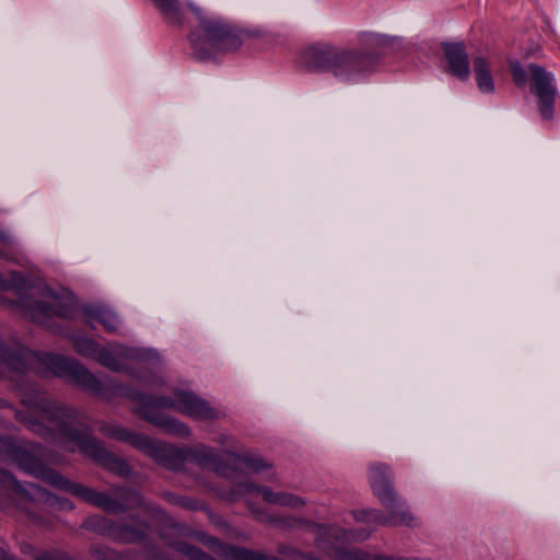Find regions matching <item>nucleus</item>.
<instances>
[{
	"instance_id": "f257e3e1",
	"label": "nucleus",
	"mask_w": 560,
	"mask_h": 560,
	"mask_svg": "<svg viewBox=\"0 0 560 560\" xmlns=\"http://www.w3.org/2000/svg\"><path fill=\"white\" fill-rule=\"evenodd\" d=\"M27 371L69 377L82 388L102 397L118 395L129 398L136 404L135 412L138 416L163 432L179 438H189L191 429L161 410L171 409L199 421L217 420L224 416L222 410L190 390L175 389L172 397L150 396L114 384L109 378H98L74 359L54 353L39 354L24 348L11 350L0 345V378L18 383Z\"/></svg>"
},
{
	"instance_id": "f03ea898",
	"label": "nucleus",
	"mask_w": 560,
	"mask_h": 560,
	"mask_svg": "<svg viewBox=\"0 0 560 560\" xmlns=\"http://www.w3.org/2000/svg\"><path fill=\"white\" fill-rule=\"evenodd\" d=\"M22 404L26 411L21 416V420L34 433L54 442L65 451L80 452L92 457L118 475L129 474L130 468L125 460L108 452L102 442L82 428V416L77 410L59 406L37 390L34 397L24 395Z\"/></svg>"
},
{
	"instance_id": "7ed1b4c3",
	"label": "nucleus",
	"mask_w": 560,
	"mask_h": 560,
	"mask_svg": "<svg viewBox=\"0 0 560 560\" xmlns=\"http://www.w3.org/2000/svg\"><path fill=\"white\" fill-rule=\"evenodd\" d=\"M11 456L24 471L59 490L70 492L82 501L102 509L106 513L120 514L136 508L150 510V506L145 504L138 491L126 488H114L110 492H100L94 488L70 481L56 470L44 466L42 460L25 447L14 446Z\"/></svg>"
},
{
	"instance_id": "20e7f679",
	"label": "nucleus",
	"mask_w": 560,
	"mask_h": 560,
	"mask_svg": "<svg viewBox=\"0 0 560 560\" xmlns=\"http://www.w3.org/2000/svg\"><path fill=\"white\" fill-rule=\"evenodd\" d=\"M378 57L364 49L317 43L306 47L300 63L313 73H329L338 82L357 84L375 71Z\"/></svg>"
},
{
	"instance_id": "39448f33",
	"label": "nucleus",
	"mask_w": 560,
	"mask_h": 560,
	"mask_svg": "<svg viewBox=\"0 0 560 560\" xmlns=\"http://www.w3.org/2000/svg\"><path fill=\"white\" fill-rule=\"evenodd\" d=\"M100 431L108 438L130 444L163 467L177 470L185 462L192 460L200 466L212 468L220 475H226L225 468L219 464L220 452L211 446L199 444L178 448L145 434L130 431L116 422L103 423Z\"/></svg>"
},
{
	"instance_id": "423d86ee",
	"label": "nucleus",
	"mask_w": 560,
	"mask_h": 560,
	"mask_svg": "<svg viewBox=\"0 0 560 560\" xmlns=\"http://www.w3.org/2000/svg\"><path fill=\"white\" fill-rule=\"evenodd\" d=\"M24 285L25 279L21 273L10 271L3 276L0 272V289L14 291L20 296V300L15 302L0 295V303L40 325H48L49 320L55 317L70 318L73 316L74 303L69 296L59 295L46 287L33 289L30 293L21 295L20 290Z\"/></svg>"
},
{
	"instance_id": "0eeeda50",
	"label": "nucleus",
	"mask_w": 560,
	"mask_h": 560,
	"mask_svg": "<svg viewBox=\"0 0 560 560\" xmlns=\"http://www.w3.org/2000/svg\"><path fill=\"white\" fill-rule=\"evenodd\" d=\"M186 7L199 22L190 34V40L201 56L219 50H234L242 45L241 36L229 24L209 15L195 3L187 2Z\"/></svg>"
},
{
	"instance_id": "6e6552de",
	"label": "nucleus",
	"mask_w": 560,
	"mask_h": 560,
	"mask_svg": "<svg viewBox=\"0 0 560 560\" xmlns=\"http://www.w3.org/2000/svg\"><path fill=\"white\" fill-rule=\"evenodd\" d=\"M73 343L80 354L97 361L100 364L112 371L122 370L120 360H136L140 362L159 360L158 353L152 350L136 349L119 343L112 345L109 348H104L96 341L80 336H75L73 338Z\"/></svg>"
},
{
	"instance_id": "1a4fd4ad",
	"label": "nucleus",
	"mask_w": 560,
	"mask_h": 560,
	"mask_svg": "<svg viewBox=\"0 0 560 560\" xmlns=\"http://www.w3.org/2000/svg\"><path fill=\"white\" fill-rule=\"evenodd\" d=\"M0 487L8 490L18 500H30L47 508L73 509V504L69 500L58 498L34 483L21 485L10 472L2 469H0Z\"/></svg>"
},
{
	"instance_id": "9d476101",
	"label": "nucleus",
	"mask_w": 560,
	"mask_h": 560,
	"mask_svg": "<svg viewBox=\"0 0 560 560\" xmlns=\"http://www.w3.org/2000/svg\"><path fill=\"white\" fill-rule=\"evenodd\" d=\"M530 91L538 100L541 117L551 120L555 116L558 90L553 75L545 68L530 63L528 66Z\"/></svg>"
},
{
	"instance_id": "9b49d317",
	"label": "nucleus",
	"mask_w": 560,
	"mask_h": 560,
	"mask_svg": "<svg viewBox=\"0 0 560 560\" xmlns=\"http://www.w3.org/2000/svg\"><path fill=\"white\" fill-rule=\"evenodd\" d=\"M351 514L358 523L366 524V527L345 529L332 525L334 535L337 540L364 541L372 535L377 526H388V523H393V521L387 520L386 514L380 510H353Z\"/></svg>"
},
{
	"instance_id": "f8f14e48",
	"label": "nucleus",
	"mask_w": 560,
	"mask_h": 560,
	"mask_svg": "<svg viewBox=\"0 0 560 560\" xmlns=\"http://www.w3.org/2000/svg\"><path fill=\"white\" fill-rule=\"evenodd\" d=\"M446 72L460 81H468L470 78V62L463 42L447 43L443 45Z\"/></svg>"
},
{
	"instance_id": "ddd939ff",
	"label": "nucleus",
	"mask_w": 560,
	"mask_h": 560,
	"mask_svg": "<svg viewBox=\"0 0 560 560\" xmlns=\"http://www.w3.org/2000/svg\"><path fill=\"white\" fill-rule=\"evenodd\" d=\"M245 493H258L262 497L265 502L280 506L299 509L304 505V500L300 497L287 492H273L267 487H260L253 482L236 485L233 497L242 495Z\"/></svg>"
},
{
	"instance_id": "4468645a",
	"label": "nucleus",
	"mask_w": 560,
	"mask_h": 560,
	"mask_svg": "<svg viewBox=\"0 0 560 560\" xmlns=\"http://www.w3.org/2000/svg\"><path fill=\"white\" fill-rule=\"evenodd\" d=\"M394 474L389 465L372 463L369 466V482L381 502H387L396 493L393 487Z\"/></svg>"
},
{
	"instance_id": "2eb2a0df",
	"label": "nucleus",
	"mask_w": 560,
	"mask_h": 560,
	"mask_svg": "<svg viewBox=\"0 0 560 560\" xmlns=\"http://www.w3.org/2000/svg\"><path fill=\"white\" fill-rule=\"evenodd\" d=\"M381 503L387 509L386 518L393 521V523H388V526H409L413 522L415 517L410 514L406 501L397 493H394L387 502Z\"/></svg>"
},
{
	"instance_id": "dca6fc26",
	"label": "nucleus",
	"mask_w": 560,
	"mask_h": 560,
	"mask_svg": "<svg viewBox=\"0 0 560 560\" xmlns=\"http://www.w3.org/2000/svg\"><path fill=\"white\" fill-rule=\"evenodd\" d=\"M472 70L479 91L486 94L493 93L495 86L488 58L482 55L474 57Z\"/></svg>"
},
{
	"instance_id": "f3484780",
	"label": "nucleus",
	"mask_w": 560,
	"mask_h": 560,
	"mask_svg": "<svg viewBox=\"0 0 560 560\" xmlns=\"http://www.w3.org/2000/svg\"><path fill=\"white\" fill-rule=\"evenodd\" d=\"M85 315L90 322H97L109 332H118L120 319L117 314L107 306L97 305L85 310Z\"/></svg>"
},
{
	"instance_id": "a211bd4d",
	"label": "nucleus",
	"mask_w": 560,
	"mask_h": 560,
	"mask_svg": "<svg viewBox=\"0 0 560 560\" xmlns=\"http://www.w3.org/2000/svg\"><path fill=\"white\" fill-rule=\"evenodd\" d=\"M164 20L172 25H183L186 20V9L179 0H152Z\"/></svg>"
},
{
	"instance_id": "6ab92c4d",
	"label": "nucleus",
	"mask_w": 560,
	"mask_h": 560,
	"mask_svg": "<svg viewBox=\"0 0 560 560\" xmlns=\"http://www.w3.org/2000/svg\"><path fill=\"white\" fill-rule=\"evenodd\" d=\"M147 525H140L138 527L128 524H118L109 529V534L118 540L124 542H135L141 540L145 536Z\"/></svg>"
},
{
	"instance_id": "aec40b11",
	"label": "nucleus",
	"mask_w": 560,
	"mask_h": 560,
	"mask_svg": "<svg viewBox=\"0 0 560 560\" xmlns=\"http://www.w3.org/2000/svg\"><path fill=\"white\" fill-rule=\"evenodd\" d=\"M234 463L237 466H242L246 468L247 470L258 472L262 469L270 468L271 465L267 463L264 458L252 455V454H244L243 456H235Z\"/></svg>"
},
{
	"instance_id": "412c9836",
	"label": "nucleus",
	"mask_w": 560,
	"mask_h": 560,
	"mask_svg": "<svg viewBox=\"0 0 560 560\" xmlns=\"http://www.w3.org/2000/svg\"><path fill=\"white\" fill-rule=\"evenodd\" d=\"M389 38L384 35L375 33H362L360 35V43L369 48L377 49L389 44Z\"/></svg>"
},
{
	"instance_id": "4be33fe9",
	"label": "nucleus",
	"mask_w": 560,
	"mask_h": 560,
	"mask_svg": "<svg viewBox=\"0 0 560 560\" xmlns=\"http://www.w3.org/2000/svg\"><path fill=\"white\" fill-rule=\"evenodd\" d=\"M16 241L5 231L0 230V257H8V253L15 249Z\"/></svg>"
},
{
	"instance_id": "5701e85b",
	"label": "nucleus",
	"mask_w": 560,
	"mask_h": 560,
	"mask_svg": "<svg viewBox=\"0 0 560 560\" xmlns=\"http://www.w3.org/2000/svg\"><path fill=\"white\" fill-rule=\"evenodd\" d=\"M511 71L516 85L523 86L527 83V72L520 63H513Z\"/></svg>"
},
{
	"instance_id": "b1692460",
	"label": "nucleus",
	"mask_w": 560,
	"mask_h": 560,
	"mask_svg": "<svg viewBox=\"0 0 560 560\" xmlns=\"http://www.w3.org/2000/svg\"><path fill=\"white\" fill-rule=\"evenodd\" d=\"M172 500L174 501L175 504H178V505H180V506H183L185 509H188V510L201 509V504L199 502H197L196 500L190 499V498L173 495Z\"/></svg>"
},
{
	"instance_id": "393cba45",
	"label": "nucleus",
	"mask_w": 560,
	"mask_h": 560,
	"mask_svg": "<svg viewBox=\"0 0 560 560\" xmlns=\"http://www.w3.org/2000/svg\"><path fill=\"white\" fill-rule=\"evenodd\" d=\"M281 552L283 555H287L289 557H292L293 559H305V560H318L315 556H313L312 553H304V552H301L294 548H290V547H284Z\"/></svg>"
},
{
	"instance_id": "a878e982",
	"label": "nucleus",
	"mask_w": 560,
	"mask_h": 560,
	"mask_svg": "<svg viewBox=\"0 0 560 560\" xmlns=\"http://www.w3.org/2000/svg\"><path fill=\"white\" fill-rule=\"evenodd\" d=\"M37 560H69L63 553L61 552H50L46 551L43 552Z\"/></svg>"
},
{
	"instance_id": "bb28decb",
	"label": "nucleus",
	"mask_w": 560,
	"mask_h": 560,
	"mask_svg": "<svg viewBox=\"0 0 560 560\" xmlns=\"http://www.w3.org/2000/svg\"><path fill=\"white\" fill-rule=\"evenodd\" d=\"M149 384H152V385H160L162 383V381L160 378H153V380H149L147 381Z\"/></svg>"
},
{
	"instance_id": "cd10ccee",
	"label": "nucleus",
	"mask_w": 560,
	"mask_h": 560,
	"mask_svg": "<svg viewBox=\"0 0 560 560\" xmlns=\"http://www.w3.org/2000/svg\"><path fill=\"white\" fill-rule=\"evenodd\" d=\"M106 557L112 560L115 558V555L112 551H106Z\"/></svg>"
},
{
	"instance_id": "c85d7f7f",
	"label": "nucleus",
	"mask_w": 560,
	"mask_h": 560,
	"mask_svg": "<svg viewBox=\"0 0 560 560\" xmlns=\"http://www.w3.org/2000/svg\"><path fill=\"white\" fill-rule=\"evenodd\" d=\"M0 560H8L2 549H0Z\"/></svg>"
},
{
	"instance_id": "c756f323",
	"label": "nucleus",
	"mask_w": 560,
	"mask_h": 560,
	"mask_svg": "<svg viewBox=\"0 0 560 560\" xmlns=\"http://www.w3.org/2000/svg\"><path fill=\"white\" fill-rule=\"evenodd\" d=\"M228 440L229 438L228 436H223L222 440L220 441L222 444H226L228 443Z\"/></svg>"
},
{
	"instance_id": "7c9ffc66",
	"label": "nucleus",
	"mask_w": 560,
	"mask_h": 560,
	"mask_svg": "<svg viewBox=\"0 0 560 560\" xmlns=\"http://www.w3.org/2000/svg\"><path fill=\"white\" fill-rule=\"evenodd\" d=\"M94 521H95L94 518L89 520V521H88V526H94V524H93V523H94Z\"/></svg>"
},
{
	"instance_id": "2f4dec72",
	"label": "nucleus",
	"mask_w": 560,
	"mask_h": 560,
	"mask_svg": "<svg viewBox=\"0 0 560 560\" xmlns=\"http://www.w3.org/2000/svg\"><path fill=\"white\" fill-rule=\"evenodd\" d=\"M260 521H268L267 517H264L262 515H259Z\"/></svg>"
},
{
	"instance_id": "473e14b6",
	"label": "nucleus",
	"mask_w": 560,
	"mask_h": 560,
	"mask_svg": "<svg viewBox=\"0 0 560 560\" xmlns=\"http://www.w3.org/2000/svg\"><path fill=\"white\" fill-rule=\"evenodd\" d=\"M100 523H104V524H106V523H107V521H106V520H104V518H100Z\"/></svg>"
}]
</instances>
